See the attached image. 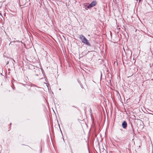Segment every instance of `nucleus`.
Listing matches in <instances>:
<instances>
[{
  "label": "nucleus",
  "instance_id": "1",
  "mask_svg": "<svg viewBox=\"0 0 153 153\" xmlns=\"http://www.w3.org/2000/svg\"><path fill=\"white\" fill-rule=\"evenodd\" d=\"M79 39L83 43L89 46H90L91 45L88 41L83 35H80L79 36Z\"/></svg>",
  "mask_w": 153,
  "mask_h": 153
},
{
  "label": "nucleus",
  "instance_id": "5",
  "mask_svg": "<svg viewBox=\"0 0 153 153\" xmlns=\"http://www.w3.org/2000/svg\"><path fill=\"white\" fill-rule=\"evenodd\" d=\"M141 0H139V2H140Z\"/></svg>",
  "mask_w": 153,
  "mask_h": 153
},
{
  "label": "nucleus",
  "instance_id": "2",
  "mask_svg": "<svg viewBox=\"0 0 153 153\" xmlns=\"http://www.w3.org/2000/svg\"><path fill=\"white\" fill-rule=\"evenodd\" d=\"M97 4V2L96 1H93L91 3L88 5L87 7V8H85V9L87 10L88 9H90L96 5Z\"/></svg>",
  "mask_w": 153,
  "mask_h": 153
},
{
  "label": "nucleus",
  "instance_id": "4",
  "mask_svg": "<svg viewBox=\"0 0 153 153\" xmlns=\"http://www.w3.org/2000/svg\"><path fill=\"white\" fill-rule=\"evenodd\" d=\"M122 126L123 128H126L127 126L126 122L125 121H124L122 123Z\"/></svg>",
  "mask_w": 153,
  "mask_h": 153
},
{
  "label": "nucleus",
  "instance_id": "3",
  "mask_svg": "<svg viewBox=\"0 0 153 153\" xmlns=\"http://www.w3.org/2000/svg\"><path fill=\"white\" fill-rule=\"evenodd\" d=\"M31 67L33 68L34 69H36V70L34 71L36 73H35V75L36 76H38L39 75V72H40V70H39V69H38V68L36 66H34L33 65H31Z\"/></svg>",
  "mask_w": 153,
  "mask_h": 153
},
{
  "label": "nucleus",
  "instance_id": "6",
  "mask_svg": "<svg viewBox=\"0 0 153 153\" xmlns=\"http://www.w3.org/2000/svg\"><path fill=\"white\" fill-rule=\"evenodd\" d=\"M10 125H11V123H10Z\"/></svg>",
  "mask_w": 153,
  "mask_h": 153
}]
</instances>
